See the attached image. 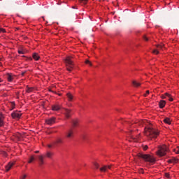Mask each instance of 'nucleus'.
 I'll return each instance as SVG.
<instances>
[{
    "label": "nucleus",
    "instance_id": "f257e3e1",
    "mask_svg": "<svg viewBox=\"0 0 179 179\" xmlns=\"http://www.w3.org/2000/svg\"><path fill=\"white\" fill-rule=\"evenodd\" d=\"M145 135L148 136L149 139H155L159 136V131H157V130L152 127H148L145 128Z\"/></svg>",
    "mask_w": 179,
    "mask_h": 179
},
{
    "label": "nucleus",
    "instance_id": "f03ea898",
    "mask_svg": "<svg viewBox=\"0 0 179 179\" xmlns=\"http://www.w3.org/2000/svg\"><path fill=\"white\" fill-rule=\"evenodd\" d=\"M138 157H139L140 159H143L145 162H148V163H152V164L156 163V158H155V157L150 155L138 153Z\"/></svg>",
    "mask_w": 179,
    "mask_h": 179
},
{
    "label": "nucleus",
    "instance_id": "7ed1b4c3",
    "mask_svg": "<svg viewBox=\"0 0 179 179\" xmlns=\"http://www.w3.org/2000/svg\"><path fill=\"white\" fill-rule=\"evenodd\" d=\"M73 58V57L72 56H68L65 59L66 69L69 71V72H71L73 68V61L72 60Z\"/></svg>",
    "mask_w": 179,
    "mask_h": 179
},
{
    "label": "nucleus",
    "instance_id": "20e7f679",
    "mask_svg": "<svg viewBox=\"0 0 179 179\" xmlns=\"http://www.w3.org/2000/svg\"><path fill=\"white\" fill-rule=\"evenodd\" d=\"M169 152V148L166 145H164L159 148L158 151L157 152V155L160 156V157L163 156H166V153Z\"/></svg>",
    "mask_w": 179,
    "mask_h": 179
},
{
    "label": "nucleus",
    "instance_id": "39448f33",
    "mask_svg": "<svg viewBox=\"0 0 179 179\" xmlns=\"http://www.w3.org/2000/svg\"><path fill=\"white\" fill-rule=\"evenodd\" d=\"M75 136V132L73 131V129H70L66 132V138L67 139H72Z\"/></svg>",
    "mask_w": 179,
    "mask_h": 179
},
{
    "label": "nucleus",
    "instance_id": "423d86ee",
    "mask_svg": "<svg viewBox=\"0 0 179 179\" xmlns=\"http://www.w3.org/2000/svg\"><path fill=\"white\" fill-rule=\"evenodd\" d=\"M11 116L14 120H19L22 117V113L20 111H14L11 113Z\"/></svg>",
    "mask_w": 179,
    "mask_h": 179
},
{
    "label": "nucleus",
    "instance_id": "0eeeda50",
    "mask_svg": "<svg viewBox=\"0 0 179 179\" xmlns=\"http://www.w3.org/2000/svg\"><path fill=\"white\" fill-rule=\"evenodd\" d=\"M157 48L152 51L153 54H156V55H157V54H159V50H164V45L163 44H160V45H157Z\"/></svg>",
    "mask_w": 179,
    "mask_h": 179
},
{
    "label": "nucleus",
    "instance_id": "6e6552de",
    "mask_svg": "<svg viewBox=\"0 0 179 179\" xmlns=\"http://www.w3.org/2000/svg\"><path fill=\"white\" fill-rule=\"evenodd\" d=\"M55 120L56 118L55 117H50L45 120V123L48 125H52L53 124H55Z\"/></svg>",
    "mask_w": 179,
    "mask_h": 179
},
{
    "label": "nucleus",
    "instance_id": "1a4fd4ad",
    "mask_svg": "<svg viewBox=\"0 0 179 179\" xmlns=\"http://www.w3.org/2000/svg\"><path fill=\"white\" fill-rule=\"evenodd\" d=\"M72 110L67 109V108H64V115L66 117V118H71V113Z\"/></svg>",
    "mask_w": 179,
    "mask_h": 179
},
{
    "label": "nucleus",
    "instance_id": "9d476101",
    "mask_svg": "<svg viewBox=\"0 0 179 179\" xmlns=\"http://www.w3.org/2000/svg\"><path fill=\"white\" fill-rule=\"evenodd\" d=\"M38 162L39 166H43V164H44V157L43 155H38Z\"/></svg>",
    "mask_w": 179,
    "mask_h": 179
},
{
    "label": "nucleus",
    "instance_id": "9b49d317",
    "mask_svg": "<svg viewBox=\"0 0 179 179\" xmlns=\"http://www.w3.org/2000/svg\"><path fill=\"white\" fill-rule=\"evenodd\" d=\"M6 78L8 82H12L13 79H15V76H13L12 73H7Z\"/></svg>",
    "mask_w": 179,
    "mask_h": 179
},
{
    "label": "nucleus",
    "instance_id": "f8f14e48",
    "mask_svg": "<svg viewBox=\"0 0 179 179\" xmlns=\"http://www.w3.org/2000/svg\"><path fill=\"white\" fill-rule=\"evenodd\" d=\"M15 164L13 162H9L8 165L6 166V171H9L13 167Z\"/></svg>",
    "mask_w": 179,
    "mask_h": 179
},
{
    "label": "nucleus",
    "instance_id": "ddd939ff",
    "mask_svg": "<svg viewBox=\"0 0 179 179\" xmlns=\"http://www.w3.org/2000/svg\"><path fill=\"white\" fill-rule=\"evenodd\" d=\"M52 110L53 111H59V110H61V106H59V105H53L52 106Z\"/></svg>",
    "mask_w": 179,
    "mask_h": 179
},
{
    "label": "nucleus",
    "instance_id": "4468645a",
    "mask_svg": "<svg viewBox=\"0 0 179 179\" xmlns=\"http://www.w3.org/2000/svg\"><path fill=\"white\" fill-rule=\"evenodd\" d=\"M3 115L1 113H0V127H4L5 122H3Z\"/></svg>",
    "mask_w": 179,
    "mask_h": 179
},
{
    "label": "nucleus",
    "instance_id": "2eb2a0df",
    "mask_svg": "<svg viewBox=\"0 0 179 179\" xmlns=\"http://www.w3.org/2000/svg\"><path fill=\"white\" fill-rule=\"evenodd\" d=\"M108 169H111V166H104L101 168H100V171H101L102 173H106V171H107Z\"/></svg>",
    "mask_w": 179,
    "mask_h": 179
},
{
    "label": "nucleus",
    "instance_id": "dca6fc26",
    "mask_svg": "<svg viewBox=\"0 0 179 179\" xmlns=\"http://www.w3.org/2000/svg\"><path fill=\"white\" fill-rule=\"evenodd\" d=\"M159 106L160 108H164V106H166V101H160L159 103Z\"/></svg>",
    "mask_w": 179,
    "mask_h": 179
},
{
    "label": "nucleus",
    "instance_id": "f3484780",
    "mask_svg": "<svg viewBox=\"0 0 179 179\" xmlns=\"http://www.w3.org/2000/svg\"><path fill=\"white\" fill-rule=\"evenodd\" d=\"M32 57L35 61H38V59H40V56L37 53H34Z\"/></svg>",
    "mask_w": 179,
    "mask_h": 179
},
{
    "label": "nucleus",
    "instance_id": "a211bd4d",
    "mask_svg": "<svg viewBox=\"0 0 179 179\" xmlns=\"http://www.w3.org/2000/svg\"><path fill=\"white\" fill-rule=\"evenodd\" d=\"M66 96L69 99V101H72V100H73V96L71 93H67Z\"/></svg>",
    "mask_w": 179,
    "mask_h": 179
},
{
    "label": "nucleus",
    "instance_id": "6ab92c4d",
    "mask_svg": "<svg viewBox=\"0 0 179 179\" xmlns=\"http://www.w3.org/2000/svg\"><path fill=\"white\" fill-rule=\"evenodd\" d=\"M132 83L134 87H139V86H141V83L136 82L135 80L132 81Z\"/></svg>",
    "mask_w": 179,
    "mask_h": 179
},
{
    "label": "nucleus",
    "instance_id": "aec40b11",
    "mask_svg": "<svg viewBox=\"0 0 179 179\" xmlns=\"http://www.w3.org/2000/svg\"><path fill=\"white\" fill-rule=\"evenodd\" d=\"M87 2H89V0H79V3H80V5H83V6L86 5Z\"/></svg>",
    "mask_w": 179,
    "mask_h": 179
},
{
    "label": "nucleus",
    "instance_id": "412c9836",
    "mask_svg": "<svg viewBox=\"0 0 179 179\" xmlns=\"http://www.w3.org/2000/svg\"><path fill=\"white\" fill-rule=\"evenodd\" d=\"M164 122H165V124H168L169 125H170V124H171V120H170V118L166 117L164 120Z\"/></svg>",
    "mask_w": 179,
    "mask_h": 179
},
{
    "label": "nucleus",
    "instance_id": "4be33fe9",
    "mask_svg": "<svg viewBox=\"0 0 179 179\" xmlns=\"http://www.w3.org/2000/svg\"><path fill=\"white\" fill-rule=\"evenodd\" d=\"M78 120H73L72 122V124H73V127H78Z\"/></svg>",
    "mask_w": 179,
    "mask_h": 179
},
{
    "label": "nucleus",
    "instance_id": "5701e85b",
    "mask_svg": "<svg viewBox=\"0 0 179 179\" xmlns=\"http://www.w3.org/2000/svg\"><path fill=\"white\" fill-rule=\"evenodd\" d=\"M137 124L138 125H145V124H146V120H141Z\"/></svg>",
    "mask_w": 179,
    "mask_h": 179
},
{
    "label": "nucleus",
    "instance_id": "b1692460",
    "mask_svg": "<svg viewBox=\"0 0 179 179\" xmlns=\"http://www.w3.org/2000/svg\"><path fill=\"white\" fill-rule=\"evenodd\" d=\"M36 159V158L34 157V156H31L29 161L28 162V163H33V162H34V160Z\"/></svg>",
    "mask_w": 179,
    "mask_h": 179
},
{
    "label": "nucleus",
    "instance_id": "393cba45",
    "mask_svg": "<svg viewBox=\"0 0 179 179\" xmlns=\"http://www.w3.org/2000/svg\"><path fill=\"white\" fill-rule=\"evenodd\" d=\"M46 156L49 158V159H51L52 156V153L50 152H48L46 153Z\"/></svg>",
    "mask_w": 179,
    "mask_h": 179
},
{
    "label": "nucleus",
    "instance_id": "a878e982",
    "mask_svg": "<svg viewBox=\"0 0 179 179\" xmlns=\"http://www.w3.org/2000/svg\"><path fill=\"white\" fill-rule=\"evenodd\" d=\"M62 139H61V138H57V140H56V141L55 142V143H62Z\"/></svg>",
    "mask_w": 179,
    "mask_h": 179
},
{
    "label": "nucleus",
    "instance_id": "bb28decb",
    "mask_svg": "<svg viewBox=\"0 0 179 179\" xmlns=\"http://www.w3.org/2000/svg\"><path fill=\"white\" fill-rule=\"evenodd\" d=\"M173 152L176 153V155L179 154V147H177L176 148L173 149Z\"/></svg>",
    "mask_w": 179,
    "mask_h": 179
},
{
    "label": "nucleus",
    "instance_id": "cd10ccee",
    "mask_svg": "<svg viewBox=\"0 0 179 179\" xmlns=\"http://www.w3.org/2000/svg\"><path fill=\"white\" fill-rule=\"evenodd\" d=\"M0 33H6V30L3 28H0Z\"/></svg>",
    "mask_w": 179,
    "mask_h": 179
},
{
    "label": "nucleus",
    "instance_id": "c85d7f7f",
    "mask_svg": "<svg viewBox=\"0 0 179 179\" xmlns=\"http://www.w3.org/2000/svg\"><path fill=\"white\" fill-rule=\"evenodd\" d=\"M94 166L96 167V169H99V164L94 162Z\"/></svg>",
    "mask_w": 179,
    "mask_h": 179
},
{
    "label": "nucleus",
    "instance_id": "c756f323",
    "mask_svg": "<svg viewBox=\"0 0 179 179\" xmlns=\"http://www.w3.org/2000/svg\"><path fill=\"white\" fill-rule=\"evenodd\" d=\"M173 163H177V162H178V159H176V158H173Z\"/></svg>",
    "mask_w": 179,
    "mask_h": 179
},
{
    "label": "nucleus",
    "instance_id": "7c9ffc66",
    "mask_svg": "<svg viewBox=\"0 0 179 179\" xmlns=\"http://www.w3.org/2000/svg\"><path fill=\"white\" fill-rule=\"evenodd\" d=\"M148 145L143 146V150H148Z\"/></svg>",
    "mask_w": 179,
    "mask_h": 179
},
{
    "label": "nucleus",
    "instance_id": "2f4dec72",
    "mask_svg": "<svg viewBox=\"0 0 179 179\" xmlns=\"http://www.w3.org/2000/svg\"><path fill=\"white\" fill-rule=\"evenodd\" d=\"M169 101H173V97H171V95L170 96H168Z\"/></svg>",
    "mask_w": 179,
    "mask_h": 179
},
{
    "label": "nucleus",
    "instance_id": "473e14b6",
    "mask_svg": "<svg viewBox=\"0 0 179 179\" xmlns=\"http://www.w3.org/2000/svg\"><path fill=\"white\" fill-rule=\"evenodd\" d=\"M165 177H166V178H169L170 177V173H165Z\"/></svg>",
    "mask_w": 179,
    "mask_h": 179
},
{
    "label": "nucleus",
    "instance_id": "72a5a7b5",
    "mask_svg": "<svg viewBox=\"0 0 179 179\" xmlns=\"http://www.w3.org/2000/svg\"><path fill=\"white\" fill-rule=\"evenodd\" d=\"M149 93H150L149 90H147L146 93L144 94V96L146 97V96H148V94H149Z\"/></svg>",
    "mask_w": 179,
    "mask_h": 179
},
{
    "label": "nucleus",
    "instance_id": "f704fd0d",
    "mask_svg": "<svg viewBox=\"0 0 179 179\" xmlns=\"http://www.w3.org/2000/svg\"><path fill=\"white\" fill-rule=\"evenodd\" d=\"M170 94H169V93H165V96H166V97H170Z\"/></svg>",
    "mask_w": 179,
    "mask_h": 179
},
{
    "label": "nucleus",
    "instance_id": "c9c22d12",
    "mask_svg": "<svg viewBox=\"0 0 179 179\" xmlns=\"http://www.w3.org/2000/svg\"><path fill=\"white\" fill-rule=\"evenodd\" d=\"M18 53L20 54H24V52L22 50H18Z\"/></svg>",
    "mask_w": 179,
    "mask_h": 179
},
{
    "label": "nucleus",
    "instance_id": "e433bc0d",
    "mask_svg": "<svg viewBox=\"0 0 179 179\" xmlns=\"http://www.w3.org/2000/svg\"><path fill=\"white\" fill-rule=\"evenodd\" d=\"M143 39H144L145 41H149V39H148V37H146V36H144V37H143Z\"/></svg>",
    "mask_w": 179,
    "mask_h": 179
},
{
    "label": "nucleus",
    "instance_id": "4c0bfd02",
    "mask_svg": "<svg viewBox=\"0 0 179 179\" xmlns=\"http://www.w3.org/2000/svg\"><path fill=\"white\" fill-rule=\"evenodd\" d=\"M85 64H90V61H89V59L85 60Z\"/></svg>",
    "mask_w": 179,
    "mask_h": 179
},
{
    "label": "nucleus",
    "instance_id": "58836bf2",
    "mask_svg": "<svg viewBox=\"0 0 179 179\" xmlns=\"http://www.w3.org/2000/svg\"><path fill=\"white\" fill-rule=\"evenodd\" d=\"M139 173H141V174H143V169H140Z\"/></svg>",
    "mask_w": 179,
    "mask_h": 179
},
{
    "label": "nucleus",
    "instance_id": "ea45409f",
    "mask_svg": "<svg viewBox=\"0 0 179 179\" xmlns=\"http://www.w3.org/2000/svg\"><path fill=\"white\" fill-rule=\"evenodd\" d=\"M21 179H26V175H24V176L21 178Z\"/></svg>",
    "mask_w": 179,
    "mask_h": 179
},
{
    "label": "nucleus",
    "instance_id": "a19ab883",
    "mask_svg": "<svg viewBox=\"0 0 179 179\" xmlns=\"http://www.w3.org/2000/svg\"><path fill=\"white\" fill-rule=\"evenodd\" d=\"M168 162H169V163H173V159H169V160L168 161Z\"/></svg>",
    "mask_w": 179,
    "mask_h": 179
},
{
    "label": "nucleus",
    "instance_id": "79ce46f5",
    "mask_svg": "<svg viewBox=\"0 0 179 179\" xmlns=\"http://www.w3.org/2000/svg\"><path fill=\"white\" fill-rule=\"evenodd\" d=\"M12 107L13 108H15V103H12Z\"/></svg>",
    "mask_w": 179,
    "mask_h": 179
},
{
    "label": "nucleus",
    "instance_id": "37998d69",
    "mask_svg": "<svg viewBox=\"0 0 179 179\" xmlns=\"http://www.w3.org/2000/svg\"><path fill=\"white\" fill-rule=\"evenodd\" d=\"M162 99H166V95H162Z\"/></svg>",
    "mask_w": 179,
    "mask_h": 179
},
{
    "label": "nucleus",
    "instance_id": "c03bdc74",
    "mask_svg": "<svg viewBox=\"0 0 179 179\" xmlns=\"http://www.w3.org/2000/svg\"><path fill=\"white\" fill-rule=\"evenodd\" d=\"M48 147H49V148H52V145H48Z\"/></svg>",
    "mask_w": 179,
    "mask_h": 179
},
{
    "label": "nucleus",
    "instance_id": "a18cd8bd",
    "mask_svg": "<svg viewBox=\"0 0 179 179\" xmlns=\"http://www.w3.org/2000/svg\"><path fill=\"white\" fill-rule=\"evenodd\" d=\"M40 151H35V153H39Z\"/></svg>",
    "mask_w": 179,
    "mask_h": 179
},
{
    "label": "nucleus",
    "instance_id": "49530a36",
    "mask_svg": "<svg viewBox=\"0 0 179 179\" xmlns=\"http://www.w3.org/2000/svg\"><path fill=\"white\" fill-rule=\"evenodd\" d=\"M22 76H24V73H22Z\"/></svg>",
    "mask_w": 179,
    "mask_h": 179
},
{
    "label": "nucleus",
    "instance_id": "de8ad7c7",
    "mask_svg": "<svg viewBox=\"0 0 179 179\" xmlns=\"http://www.w3.org/2000/svg\"><path fill=\"white\" fill-rule=\"evenodd\" d=\"M27 92H30V90H28Z\"/></svg>",
    "mask_w": 179,
    "mask_h": 179
},
{
    "label": "nucleus",
    "instance_id": "09e8293b",
    "mask_svg": "<svg viewBox=\"0 0 179 179\" xmlns=\"http://www.w3.org/2000/svg\"><path fill=\"white\" fill-rule=\"evenodd\" d=\"M139 138V136H137V139Z\"/></svg>",
    "mask_w": 179,
    "mask_h": 179
},
{
    "label": "nucleus",
    "instance_id": "8fccbe9b",
    "mask_svg": "<svg viewBox=\"0 0 179 179\" xmlns=\"http://www.w3.org/2000/svg\"><path fill=\"white\" fill-rule=\"evenodd\" d=\"M0 86H1V84H0Z\"/></svg>",
    "mask_w": 179,
    "mask_h": 179
}]
</instances>
